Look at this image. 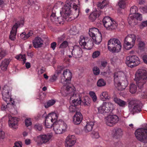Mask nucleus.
Wrapping results in <instances>:
<instances>
[{
  "label": "nucleus",
  "mask_w": 147,
  "mask_h": 147,
  "mask_svg": "<svg viewBox=\"0 0 147 147\" xmlns=\"http://www.w3.org/2000/svg\"><path fill=\"white\" fill-rule=\"evenodd\" d=\"M79 4V0H68L62 8V11L60 13L62 14L64 18L62 16L56 17L55 13H52L50 16V19L53 24H63L64 19L67 21H69V16L71 14V7L73 6V9L76 11V14L75 18H77L79 15V10L78 9V5Z\"/></svg>",
  "instance_id": "f257e3e1"
},
{
  "label": "nucleus",
  "mask_w": 147,
  "mask_h": 147,
  "mask_svg": "<svg viewBox=\"0 0 147 147\" xmlns=\"http://www.w3.org/2000/svg\"><path fill=\"white\" fill-rule=\"evenodd\" d=\"M63 77L61 79V82L67 85L63 86L64 90L62 91V94L64 96H66L68 94L74 92L75 90L74 89V87H71L69 85L72 77V74L69 69H65L64 70L63 73Z\"/></svg>",
  "instance_id": "f03ea898"
},
{
  "label": "nucleus",
  "mask_w": 147,
  "mask_h": 147,
  "mask_svg": "<svg viewBox=\"0 0 147 147\" xmlns=\"http://www.w3.org/2000/svg\"><path fill=\"white\" fill-rule=\"evenodd\" d=\"M135 80L138 87L141 88L147 80V71L145 68L139 69L135 75Z\"/></svg>",
  "instance_id": "7ed1b4c3"
},
{
  "label": "nucleus",
  "mask_w": 147,
  "mask_h": 147,
  "mask_svg": "<svg viewBox=\"0 0 147 147\" xmlns=\"http://www.w3.org/2000/svg\"><path fill=\"white\" fill-rule=\"evenodd\" d=\"M124 74L121 72L115 73L114 75V82L115 86L118 88V90H122L125 89L128 84L127 80H120L123 78L121 76H123Z\"/></svg>",
  "instance_id": "20e7f679"
},
{
  "label": "nucleus",
  "mask_w": 147,
  "mask_h": 147,
  "mask_svg": "<svg viewBox=\"0 0 147 147\" xmlns=\"http://www.w3.org/2000/svg\"><path fill=\"white\" fill-rule=\"evenodd\" d=\"M108 49L112 52L118 53L121 50L122 46L119 40L117 38L110 39L108 43Z\"/></svg>",
  "instance_id": "39448f33"
},
{
  "label": "nucleus",
  "mask_w": 147,
  "mask_h": 147,
  "mask_svg": "<svg viewBox=\"0 0 147 147\" xmlns=\"http://www.w3.org/2000/svg\"><path fill=\"white\" fill-rule=\"evenodd\" d=\"M108 49L112 52L118 53L121 50L122 46L119 40L117 38L110 39L108 43Z\"/></svg>",
  "instance_id": "423d86ee"
},
{
  "label": "nucleus",
  "mask_w": 147,
  "mask_h": 147,
  "mask_svg": "<svg viewBox=\"0 0 147 147\" xmlns=\"http://www.w3.org/2000/svg\"><path fill=\"white\" fill-rule=\"evenodd\" d=\"M114 109V105L110 102H103L98 108V112L99 113L104 115L110 113Z\"/></svg>",
  "instance_id": "0eeeda50"
},
{
  "label": "nucleus",
  "mask_w": 147,
  "mask_h": 147,
  "mask_svg": "<svg viewBox=\"0 0 147 147\" xmlns=\"http://www.w3.org/2000/svg\"><path fill=\"white\" fill-rule=\"evenodd\" d=\"M67 128V125L64 121H59L53 124V130L56 134H60L65 132Z\"/></svg>",
  "instance_id": "6e6552de"
},
{
  "label": "nucleus",
  "mask_w": 147,
  "mask_h": 147,
  "mask_svg": "<svg viewBox=\"0 0 147 147\" xmlns=\"http://www.w3.org/2000/svg\"><path fill=\"white\" fill-rule=\"evenodd\" d=\"M136 39L135 35L130 34L127 35L124 40V47L126 50H129L134 45Z\"/></svg>",
  "instance_id": "1a4fd4ad"
},
{
  "label": "nucleus",
  "mask_w": 147,
  "mask_h": 147,
  "mask_svg": "<svg viewBox=\"0 0 147 147\" xmlns=\"http://www.w3.org/2000/svg\"><path fill=\"white\" fill-rule=\"evenodd\" d=\"M125 62L128 67L131 68L138 66L140 63V60L137 56L131 55L126 57Z\"/></svg>",
  "instance_id": "9d476101"
},
{
  "label": "nucleus",
  "mask_w": 147,
  "mask_h": 147,
  "mask_svg": "<svg viewBox=\"0 0 147 147\" xmlns=\"http://www.w3.org/2000/svg\"><path fill=\"white\" fill-rule=\"evenodd\" d=\"M103 23L106 29L110 30L116 29L118 26V24L116 22L113 20L108 16H106L104 18Z\"/></svg>",
  "instance_id": "9b49d317"
},
{
  "label": "nucleus",
  "mask_w": 147,
  "mask_h": 147,
  "mask_svg": "<svg viewBox=\"0 0 147 147\" xmlns=\"http://www.w3.org/2000/svg\"><path fill=\"white\" fill-rule=\"evenodd\" d=\"M140 102L139 100H133L130 101L129 104V111L133 115L138 113L141 111V108L140 106Z\"/></svg>",
  "instance_id": "f8f14e48"
},
{
  "label": "nucleus",
  "mask_w": 147,
  "mask_h": 147,
  "mask_svg": "<svg viewBox=\"0 0 147 147\" xmlns=\"http://www.w3.org/2000/svg\"><path fill=\"white\" fill-rule=\"evenodd\" d=\"M24 23L23 21L21 20L20 22H18L13 25L10 32L9 36L10 39L12 40H15L16 38V35L18 28L23 26Z\"/></svg>",
  "instance_id": "ddd939ff"
},
{
  "label": "nucleus",
  "mask_w": 147,
  "mask_h": 147,
  "mask_svg": "<svg viewBox=\"0 0 147 147\" xmlns=\"http://www.w3.org/2000/svg\"><path fill=\"white\" fill-rule=\"evenodd\" d=\"M105 121L106 124L110 126H112L118 122L119 121V118L115 115H110L105 119Z\"/></svg>",
  "instance_id": "4468645a"
},
{
  "label": "nucleus",
  "mask_w": 147,
  "mask_h": 147,
  "mask_svg": "<svg viewBox=\"0 0 147 147\" xmlns=\"http://www.w3.org/2000/svg\"><path fill=\"white\" fill-rule=\"evenodd\" d=\"M52 137V134L51 133L41 135L37 136L36 141L38 144L45 143L49 141Z\"/></svg>",
  "instance_id": "2eb2a0df"
},
{
  "label": "nucleus",
  "mask_w": 147,
  "mask_h": 147,
  "mask_svg": "<svg viewBox=\"0 0 147 147\" xmlns=\"http://www.w3.org/2000/svg\"><path fill=\"white\" fill-rule=\"evenodd\" d=\"M82 51L81 48L78 46L73 47L71 52L72 56L76 58L81 57L82 56Z\"/></svg>",
  "instance_id": "dca6fc26"
},
{
  "label": "nucleus",
  "mask_w": 147,
  "mask_h": 147,
  "mask_svg": "<svg viewBox=\"0 0 147 147\" xmlns=\"http://www.w3.org/2000/svg\"><path fill=\"white\" fill-rule=\"evenodd\" d=\"M76 138L74 135L68 136L65 140V146L66 147H71L75 143Z\"/></svg>",
  "instance_id": "f3484780"
},
{
  "label": "nucleus",
  "mask_w": 147,
  "mask_h": 147,
  "mask_svg": "<svg viewBox=\"0 0 147 147\" xmlns=\"http://www.w3.org/2000/svg\"><path fill=\"white\" fill-rule=\"evenodd\" d=\"M70 102L72 103L73 105H80L81 102V100L79 94L77 93L74 94L70 98Z\"/></svg>",
  "instance_id": "a211bd4d"
},
{
  "label": "nucleus",
  "mask_w": 147,
  "mask_h": 147,
  "mask_svg": "<svg viewBox=\"0 0 147 147\" xmlns=\"http://www.w3.org/2000/svg\"><path fill=\"white\" fill-rule=\"evenodd\" d=\"M9 126L10 127L16 128L17 127L18 119L16 117H12L10 115H8Z\"/></svg>",
  "instance_id": "6ab92c4d"
},
{
  "label": "nucleus",
  "mask_w": 147,
  "mask_h": 147,
  "mask_svg": "<svg viewBox=\"0 0 147 147\" xmlns=\"http://www.w3.org/2000/svg\"><path fill=\"white\" fill-rule=\"evenodd\" d=\"M83 119L82 114L79 112H77L73 117V121L76 125L80 124Z\"/></svg>",
  "instance_id": "aec40b11"
},
{
  "label": "nucleus",
  "mask_w": 147,
  "mask_h": 147,
  "mask_svg": "<svg viewBox=\"0 0 147 147\" xmlns=\"http://www.w3.org/2000/svg\"><path fill=\"white\" fill-rule=\"evenodd\" d=\"M43 43L42 40L38 37H36L33 41V45L35 48H38L41 47Z\"/></svg>",
  "instance_id": "412c9836"
},
{
  "label": "nucleus",
  "mask_w": 147,
  "mask_h": 147,
  "mask_svg": "<svg viewBox=\"0 0 147 147\" xmlns=\"http://www.w3.org/2000/svg\"><path fill=\"white\" fill-rule=\"evenodd\" d=\"M100 99L104 101L107 100H109L111 98L110 95L106 91L102 92L100 95Z\"/></svg>",
  "instance_id": "4be33fe9"
},
{
  "label": "nucleus",
  "mask_w": 147,
  "mask_h": 147,
  "mask_svg": "<svg viewBox=\"0 0 147 147\" xmlns=\"http://www.w3.org/2000/svg\"><path fill=\"white\" fill-rule=\"evenodd\" d=\"M114 102L118 104L119 106L124 107L127 105L126 102L117 98L115 97L114 98Z\"/></svg>",
  "instance_id": "5701e85b"
},
{
  "label": "nucleus",
  "mask_w": 147,
  "mask_h": 147,
  "mask_svg": "<svg viewBox=\"0 0 147 147\" xmlns=\"http://www.w3.org/2000/svg\"><path fill=\"white\" fill-rule=\"evenodd\" d=\"M100 32L96 28H90L89 30V34L92 39H94V36Z\"/></svg>",
  "instance_id": "b1692460"
},
{
  "label": "nucleus",
  "mask_w": 147,
  "mask_h": 147,
  "mask_svg": "<svg viewBox=\"0 0 147 147\" xmlns=\"http://www.w3.org/2000/svg\"><path fill=\"white\" fill-rule=\"evenodd\" d=\"M123 135V131L122 129L120 128L115 129L114 137L116 138H120Z\"/></svg>",
  "instance_id": "393cba45"
},
{
  "label": "nucleus",
  "mask_w": 147,
  "mask_h": 147,
  "mask_svg": "<svg viewBox=\"0 0 147 147\" xmlns=\"http://www.w3.org/2000/svg\"><path fill=\"white\" fill-rule=\"evenodd\" d=\"M10 61L9 59H5L2 62L0 65V67L1 69L3 71H6L9 65Z\"/></svg>",
  "instance_id": "a878e982"
},
{
  "label": "nucleus",
  "mask_w": 147,
  "mask_h": 147,
  "mask_svg": "<svg viewBox=\"0 0 147 147\" xmlns=\"http://www.w3.org/2000/svg\"><path fill=\"white\" fill-rule=\"evenodd\" d=\"M57 117L58 115L56 113H50L47 117L49 119V121H51L52 122L55 123L58 121H57Z\"/></svg>",
  "instance_id": "bb28decb"
},
{
  "label": "nucleus",
  "mask_w": 147,
  "mask_h": 147,
  "mask_svg": "<svg viewBox=\"0 0 147 147\" xmlns=\"http://www.w3.org/2000/svg\"><path fill=\"white\" fill-rule=\"evenodd\" d=\"M94 123L93 122L90 121L87 122L86 125L84 127V130L86 132L88 133L91 131L93 128Z\"/></svg>",
  "instance_id": "cd10ccee"
},
{
  "label": "nucleus",
  "mask_w": 147,
  "mask_h": 147,
  "mask_svg": "<svg viewBox=\"0 0 147 147\" xmlns=\"http://www.w3.org/2000/svg\"><path fill=\"white\" fill-rule=\"evenodd\" d=\"M88 40V38L87 37H85L83 36H81L80 37L79 40V44L81 46L84 47L86 45Z\"/></svg>",
  "instance_id": "c85d7f7f"
},
{
  "label": "nucleus",
  "mask_w": 147,
  "mask_h": 147,
  "mask_svg": "<svg viewBox=\"0 0 147 147\" xmlns=\"http://www.w3.org/2000/svg\"><path fill=\"white\" fill-rule=\"evenodd\" d=\"M101 11H99L98 12H92L91 13L89 16V19L92 22L94 21L96 19L97 14L98 16H99L101 14Z\"/></svg>",
  "instance_id": "c756f323"
},
{
  "label": "nucleus",
  "mask_w": 147,
  "mask_h": 147,
  "mask_svg": "<svg viewBox=\"0 0 147 147\" xmlns=\"http://www.w3.org/2000/svg\"><path fill=\"white\" fill-rule=\"evenodd\" d=\"M6 93L5 92H4L3 93H2L3 100L6 102H12V99L11 98V94H5Z\"/></svg>",
  "instance_id": "7c9ffc66"
},
{
  "label": "nucleus",
  "mask_w": 147,
  "mask_h": 147,
  "mask_svg": "<svg viewBox=\"0 0 147 147\" xmlns=\"http://www.w3.org/2000/svg\"><path fill=\"white\" fill-rule=\"evenodd\" d=\"M93 42L96 44L100 43L102 40L101 34L100 33L94 36V39H93Z\"/></svg>",
  "instance_id": "2f4dec72"
},
{
  "label": "nucleus",
  "mask_w": 147,
  "mask_h": 147,
  "mask_svg": "<svg viewBox=\"0 0 147 147\" xmlns=\"http://www.w3.org/2000/svg\"><path fill=\"white\" fill-rule=\"evenodd\" d=\"M93 42H94L91 40H88L86 43V45L85 46L84 48L88 50H90L92 48Z\"/></svg>",
  "instance_id": "473e14b6"
},
{
  "label": "nucleus",
  "mask_w": 147,
  "mask_h": 147,
  "mask_svg": "<svg viewBox=\"0 0 147 147\" xmlns=\"http://www.w3.org/2000/svg\"><path fill=\"white\" fill-rule=\"evenodd\" d=\"M53 122H52L51 121H49V119L47 117L46 118L45 121V125L46 127L47 128H50L52 125L53 126Z\"/></svg>",
  "instance_id": "72a5a7b5"
},
{
  "label": "nucleus",
  "mask_w": 147,
  "mask_h": 147,
  "mask_svg": "<svg viewBox=\"0 0 147 147\" xmlns=\"http://www.w3.org/2000/svg\"><path fill=\"white\" fill-rule=\"evenodd\" d=\"M137 87L134 84H131L129 86V91L132 94L135 93L136 92Z\"/></svg>",
  "instance_id": "f704fd0d"
},
{
  "label": "nucleus",
  "mask_w": 147,
  "mask_h": 147,
  "mask_svg": "<svg viewBox=\"0 0 147 147\" xmlns=\"http://www.w3.org/2000/svg\"><path fill=\"white\" fill-rule=\"evenodd\" d=\"M109 3V1L108 0H104L102 3H99L98 4V6L101 9L104 8Z\"/></svg>",
  "instance_id": "c9c22d12"
},
{
  "label": "nucleus",
  "mask_w": 147,
  "mask_h": 147,
  "mask_svg": "<svg viewBox=\"0 0 147 147\" xmlns=\"http://www.w3.org/2000/svg\"><path fill=\"white\" fill-rule=\"evenodd\" d=\"M15 58L21 61H24V63L26 61V56L25 55H19L16 56L15 57Z\"/></svg>",
  "instance_id": "e433bc0d"
},
{
  "label": "nucleus",
  "mask_w": 147,
  "mask_h": 147,
  "mask_svg": "<svg viewBox=\"0 0 147 147\" xmlns=\"http://www.w3.org/2000/svg\"><path fill=\"white\" fill-rule=\"evenodd\" d=\"M55 102V100L53 99L50 100L47 102L46 104L45 105V108H47L54 105Z\"/></svg>",
  "instance_id": "4c0bfd02"
},
{
  "label": "nucleus",
  "mask_w": 147,
  "mask_h": 147,
  "mask_svg": "<svg viewBox=\"0 0 147 147\" xmlns=\"http://www.w3.org/2000/svg\"><path fill=\"white\" fill-rule=\"evenodd\" d=\"M128 21L129 24H131L132 23H135V19L134 17V15L130 14L128 18Z\"/></svg>",
  "instance_id": "58836bf2"
},
{
  "label": "nucleus",
  "mask_w": 147,
  "mask_h": 147,
  "mask_svg": "<svg viewBox=\"0 0 147 147\" xmlns=\"http://www.w3.org/2000/svg\"><path fill=\"white\" fill-rule=\"evenodd\" d=\"M97 85L99 87L105 86L106 84L105 81L102 79H99L97 82Z\"/></svg>",
  "instance_id": "ea45409f"
},
{
  "label": "nucleus",
  "mask_w": 147,
  "mask_h": 147,
  "mask_svg": "<svg viewBox=\"0 0 147 147\" xmlns=\"http://www.w3.org/2000/svg\"><path fill=\"white\" fill-rule=\"evenodd\" d=\"M6 102L7 104L6 105H2L1 107V108L2 110H5L7 108L8 106L10 105H14V102L13 101V102Z\"/></svg>",
  "instance_id": "a19ab883"
},
{
  "label": "nucleus",
  "mask_w": 147,
  "mask_h": 147,
  "mask_svg": "<svg viewBox=\"0 0 147 147\" xmlns=\"http://www.w3.org/2000/svg\"><path fill=\"white\" fill-rule=\"evenodd\" d=\"M71 105L69 107V111L71 112H74L76 111V106L79 105H76V103L75 105H73L72 103H71Z\"/></svg>",
  "instance_id": "79ce46f5"
},
{
  "label": "nucleus",
  "mask_w": 147,
  "mask_h": 147,
  "mask_svg": "<svg viewBox=\"0 0 147 147\" xmlns=\"http://www.w3.org/2000/svg\"><path fill=\"white\" fill-rule=\"evenodd\" d=\"M89 94L92 98L93 101L96 102L97 99L96 96L95 92L93 91H90L89 92Z\"/></svg>",
  "instance_id": "37998d69"
},
{
  "label": "nucleus",
  "mask_w": 147,
  "mask_h": 147,
  "mask_svg": "<svg viewBox=\"0 0 147 147\" xmlns=\"http://www.w3.org/2000/svg\"><path fill=\"white\" fill-rule=\"evenodd\" d=\"M11 89L9 87L7 86H5L3 88L2 93H3L4 92H6L5 94H11Z\"/></svg>",
  "instance_id": "c03bdc74"
},
{
  "label": "nucleus",
  "mask_w": 147,
  "mask_h": 147,
  "mask_svg": "<svg viewBox=\"0 0 147 147\" xmlns=\"http://www.w3.org/2000/svg\"><path fill=\"white\" fill-rule=\"evenodd\" d=\"M135 20L136 19L139 21H141L142 19V15L139 13H137L134 15Z\"/></svg>",
  "instance_id": "a18cd8bd"
},
{
  "label": "nucleus",
  "mask_w": 147,
  "mask_h": 147,
  "mask_svg": "<svg viewBox=\"0 0 147 147\" xmlns=\"http://www.w3.org/2000/svg\"><path fill=\"white\" fill-rule=\"evenodd\" d=\"M138 10L137 8L135 6L131 7L130 9V14L134 15Z\"/></svg>",
  "instance_id": "49530a36"
},
{
  "label": "nucleus",
  "mask_w": 147,
  "mask_h": 147,
  "mask_svg": "<svg viewBox=\"0 0 147 147\" xmlns=\"http://www.w3.org/2000/svg\"><path fill=\"white\" fill-rule=\"evenodd\" d=\"M125 0H120L118 3L119 7L122 8H124L125 5Z\"/></svg>",
  "instance_id": "de8ad7c7"
},
{
  "label": "nucleus",
  "mask_w": 147,
  "mask_h": 147,
  "mask_svg": "<svg viewBox=\"0 0 147 147\" xmlns=\"http://www.w3.org/2000/svg\"><path fill=\"white\" fill-rule=\"evenodd\" d=\"M82 102L85 105L89 106L90 104V101L89 99L87 97H86L82 101Z\"/></svg>",
  "instance_id": "09e8293b"
},
{
  "label": "nucleus",
  "mask_w": 147,
  "mask_h": 147,
  "mask_svg": "<svg viewBox=\"0 0 147 147\" xmlns=\"http://www.w3.org/2000/svg\"><path fill=\"white\" fill-rule=\"evenodd\" d=\"M68 45V42L66 41H64L60 45L59 48L63 49L67 47Z\"/></svg>",
  "instance_id": "8fccbe9b"
},
{
  "label": "nucleus",
  "mask_w": 147,
  "mask_h": 147,
  "mask_svg": "<svg viewBox=\"0 0 147 147\" xmlns=\"http://www.w3.org/2000/svg\"><path fill=\"white\" fill-rule=\"evenodd\" d=\"M58 74H57V73H56L54 75L52 76L50 79V81L51 82H54L57 80Z\"/></svg>",
  "instance_id": "3c124183"
},
{
  "label": "nucleus",
  "mask_w": 147,
  "mask_h": 147,
  "mask_svg": "<svg viewBox=\"0 0 147 147\" xmlns=\"http://www.w3.org/2000/svg\"><path fill=\"white\" fill-rule=\"evenodd\" d=\"M147 26V20L142 22L139 25L140 28H143Z\"/></svg>",
  "instance_id": "603ef678"
},
{
  "label": "nucleus",
  "mask_w": 147,
  "mask_h": 147,
  "mask_svg": "<svg viewBox=\"0 0 147 147\" xmlns=\"http://www.w3.org/2000/svg\"><path fill=\"white\" fill-rule=\"evenodd\" d=\"M93 71L94 74L97 75L100 73V71L99 68L97 67H94L93 69Z\"/></svg>",
  "instance_id": "864d4df0"
},
{
  "label": "nucleus",
  "mask_w": 147,
  "mask_h": 147,
  "mask_svg": "<svg viewBox=\"0 0 147 147\" xmlns=\"http://www.w3.org/2000/svg\"><path fill=\"white\" fill-rule=\"evenodd\" d=\"M25 123L26 126L28 127L32 125V122L30 118L26 119L25 121Z\"/></svg>",
  "instance_id": "5fc2aeb1"
},
{
  "label": "nucleus",
  "mask_w": 147,
  "mask_h": 147,
  "mask_svg": "<svg viewBox=\"0 0 147 147\" xmlns=\"http://www.w3.org/2000/svg\"><path fill=\"white\" fill-rule=\"evenodd\" d=\"M92 135V137L94 138H98L100 137L98 131L93 132Z\"/></svg>",
  "instance_id": "6e6d98bb"
},
{
  "label": "nucleus",
  "mask_w": 147,
  "mask_h": 147,
  "mask_svg": "<svg viewBox=\"0 0 147 147\" xmlns=\"http://www.w3.org/2000/svg\"><path fill=\"white\" fill-rule=\"evenodd\" d=\"M63 69V67L61 66H58L57 67V69L56 71V73H57V74H60L61 71Z\"/></svg>",
  "instance_id": "4d7b16f0"
},
{
  "label": "nucleus",
  "mask_w": 147,
  "mask_h": 147,
  "mask_svg": "<svg viewBox=\"0 0 147 147\" xmlns=\"http://www.w3.org/2000/svg\"><path fill=\"white\" fill-rule=\"evenodd\" d=\"M34 127L36 129L40 131L42 129V126L41 124L37 123L35 125Z\"/></svg>",
  "instance_id": "13d9d810"
},
{
  "label": "nucleus",
  "mask_w": 147,
  "mask_h": 147,
  "mask_svg": "<svg viewBox=\"0 0 147 147\" xmlns=\"http://www.w3.org/2000/svg\"><path fill=\"white\" fill-rule=\"evenodd\" d=\"M100 55L99 51H97L94 52L92 54V57L93 58H96L98 57Z\"/></svg>",
  "instance_id": "bf43d9fd"
},
{
  "label": "nucleus",
  "mask_w": 147,
  "mask_h": 147,
  "mask_svg": "<svg viewBox=\"0 0 147 147\" xmlns=\"http://www.w3.org/2000/svg\"><path fill=\"white\" fill-rule=\"evenodd\" d=\"M5 132L2 130H0V139H3L5 138Z\"/></svg>",
  "instance_id": "052dcab7"
},
{
  "label": "nucleus",
  "mask_w": 147,
  "mask_h": 147,
  "mask_svg": "<svg viewBox=\"0 0 147 147\" xmlns=\"http://www.w3.org/2000/svg\"><path fill=\"white\" fill-rule=\"evenodd\" d=\"M138 45L140 48L141 49L143 48L145 46L144 42L142 41H140L138 42Z\"/></svg>",
  "instance_id": "680f3d73"
},
{
  "label": "nucleus",
  "mask_w": 147,
  "mask_h": 147,
  "mask_svg": "<svg viewBox=\"0 0 147 147\" xmlns=\"http://www.w3.org/2000/svg\"><path fill=\"white\" fill-rule=\"evenodd\" d=\"M5 55V51L1 49H0V60L4 57Z\"/></svg>",
  "instance_id": "e2e57ef3"
},
{
  "label": "nucleus",
  "mask_w": 147,
  "mask_h": 147,
  "mask_svg": "<svg viewBox=\"0 0 147 147\" xmlns=\"http://www.w3.org/2000/svg\"><path fill=\"white\" fill-rule=\"evenodd\" d=\"M22 143L21 142L19 141L15 143V146L13 147H22Z\"/></svg>",
  "instance_id": "0e129e2a"
},
{
  "label": "nucleus",
  "mask_w": 147,
  "mask_h": 147,
  "mask_svg": "<svg viewBox=\"0 0 147 147\" xmlns=\"http://www.w3.org/2000/svg\"><path fill=\"white\" fill-rule=\"evenodd\" d=\"M26 33L24 32H22L21 34H20V37L21 38L23 39L24 40L26 39L27 38H26Z\"/></svg>",
  "instance_id": "69168bd1"
},
{
  "label": "nucleus",
  "mask_w": 147,
  "mask_h": 147,
  "mask_svg": "<svg viewBox=\"0 0 147 147\" xmlns=\"http://www.w3.org/2000/svg\"><path fill=\"white\" fill-rule=\"evenodd\" d=\"M33 34V32L32 31L30 30L26 34V38H27L30 37L32 36Z\"/></svg>",
  "instance_id": "338daca9"
},
{
  "label": "nucleus",
  "mask_w": 147,
  "mask_h": 147,
  "mask_svg": "<svg viewBox=\"0 0 147 147\" xmlns=\"http://www.w3.org/2000/svg\"><path fill=\"white\" fill-rule=\"evenodd\" d=\"M141 11L143 13H147V7L146 6L141 7Z\"/></svg>",
  "instance_id": "774afa93"
}]
</instances>
